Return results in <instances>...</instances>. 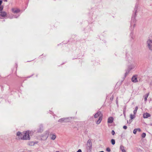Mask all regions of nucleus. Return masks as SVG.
I'll return each mask as SVG.
<instances>
[{"label": "nucleus", "instance_id": "15", "mask_svg": "<svg viewBox=\"0 0 152 152\" xmlns=\"http://www.w3.org/2000/svg\"><path fill=\"white\" fill-rule=\"evenodd\" d=\"M111 142L113 145H114L115 143V140H114V139H112L111 140Z\"/></svg>", "mask_w": 152, "mask_h": 152}, {"label": "nucleus", "instance_id": "27", "mask_svg": "<svg viewBox=\"0 0 152 152\" xmlns=\"http://www.w3.org/2000/svg\"><path fill=\"white\" fill-rule=\"evenodd\" d=\"M2 1L1 0H0V6L1 5V4L2 3Z\"/></svg>", "mask_w": 152, "mask_h": 152}, {"label": "nucleus", "instance_id": "17", "mask_svg": "<svg viewBox=\"0 0 152 152\" xmlns=\"http://www.w3.org/2000/svg\"><path fill=\"white\" fill-rule=\"evenodd\" d=\"M65 118H62L59 120V122H62L64 121L65 120Z\"/></svg>", "mask_w": 152, "mask_h": 152}, {"label": "nucleus", "instance_id": "8", "mask_svg": "<svg viewBox=\"0 0 152 152\" xmlns=\"http://www.w3.org/2000/svg\"><path fill=\"white\" fill-rule=\"evenodd\" d=\"M132 82L136 83L138 82L137 77L136 76H133L132 78Z\"/></svg>", "mask_w": 152, "mask_h": 152}, {"label": "nucleus", "instance_id": "10", "mask_svg": "<svg viewBox=\"0 0 152 152\" xmlns=\"http://www.w3.org/2000/svg\"><path fill=\"white\" fill-rule=\"evenodd\" d=\"M120 150H121L122 152H126V151L125 149V148L123 145H121L120 147Z\"/></svg>", "mask_w": 152, "mask_h": 152}, {"label": "nucleus", "instance_id": "9", "mask_svg": "<svg viewBox=\"0 0 152 152\" xmlns=\"http://www.w3.org/2000/svg\"><path fill=\"white\" fill-rule=\"evenodd\" d=\"M7 13L4 11L0 12V15L2 17H5L7 15Z\"/></svg>", "mask_w": 152, "mask_h": 152}, {"label": "nucleus", "instance_id": "16", "mask_svg": "<svg viewBox=\"0 0 152 152\" xmlns=\"http://www.w3.org/2000/svg\"><path fill=\"white\" fill-rule=\"evenodd\" d=\"M148 96V95H146L145 96L144 99V100L145 101H146L147 100Z\"/></svg>", "mask_w": 152, "mask_h": 152}, {"label": "nucleus", "instance_id": "4", "mask_svg": "<svg viewBox=\"0 0 152 152\" xmlns=\"http://www.w3.org/2000/svg\"><path fill=\"white\" fill-rule=\"evenodd\" d=\"M12 11L14 13H17L20 12V10L19 9L17 8H13L12 9Z\"/></svg>", "mask_w": 152, "mask_h": 152}, {"label": "nucleus", "instance_id": "11", "mask_svg": "<svg viewBox=\"0 0 152 152\" xmlns=\"http://www.w3.org/2000/svg\"><path fill=\"white\" fill-rule=\"evenodd\" d=\"M102 119V117H101V116L99 118V119L98 120L96 121V124H99L101 122Z\"/></svg>", "mask_w": 152, "mask_h": 152}, {"label": "nucleus", "instance_id": "3", "mask_svg": "<svg viewBox=\"0 0 152 152\" xmlns=\"http://www.w3.org/2000/svg\"><path fill=\"white\" fill-rule=\"evenodd\" d=\"M147 44L149 49L152 50V40L148 39L147 41Z\"/></svg>", "mask_w": 152, "mask_h": 152}, {"label": "nucleus", "instance_id": "30", "mask_svg": "<svg viewBox=\"0 0 152 152\" xmlns=\"http://www.w3.org/2000/svg\"><path fill=\"white\" fill-rule=\"evenodd\" d=\"M56 152H59V151H56Z\"/></svg>", "mask_w": 152, "mask_h": 152}, {"label": "nucleus", "instance_id": "1", "mask_svg": "<svg viewBox=\"0 0 152 152\" xmlns=\"http://www.w3.org/2000/svg\"><path fill=\"white\" fill-rule=\"evenodd\" d=\"M30 132L29 131H26L25 132H23L22 133L18 132L17 133V135L18 136L19 139H21L23 140H29Z\"/></svg>", "mask_w": 152, "mask_h": 152}, {"label": "nucleus", "instance_id": "29", "mask_svg": "<svg viewBox=\"0 0 152 152\" xmlns=\"http://www.w3.org/2000/svg\"><path fill=\"white\" fill-rule=\"evenodd\" d=\"M99 152H104L103 151H100Z\"/></svg>", "mask_w": 152, "mask_h": 152}, {"label": "nucleus", "instance_id": "26", "mask_svg": "<svg viewBox=\"0 0 152 152\" xmlns=\"http://www.w3.org/2000/svg\"><path fill=\"white\" fill-rule=\"evenodd\" d=\"M77 152H82V151H81V150L79 149L78 150V151H77Z\"/></svg>", "mask_w": 152, "mask_h": 152}, {"label": "nucleus", "instance_id": "21", "mask_svg": "<svg viewBox=\"0 0 152 152\" xmlns=\"http://www.w3.org/2000/svg\"><path fill=\"white\" fill-rule=\"evenodd\" d=\"M111 133L113 135H114L115 134V132L114 130H112Z\"/></svg>", "mask_w": 152, "mask_h": 152}, {"label": "nucleus", "instance_id": "25", "mask_svg": "<svg viewBox=\"0 0 152 152\" xmlns=\"http://www.w3.org/2000/svg\"><path fill=\"white\" fill-rule=\"evenodd\" d=\"M137 110H138V107H135V110H134L137 111Z\"/></svg>", "mask_w": 152, "mask_h": 152}, {"label": "nucleus", "instance_id": "19", "mask_svg": "<svg viewBox=\"0 0 152 152\" xmlns=\"http://www.w3.org/2000/svg\"><path fill=\"white\" fill-rule=\"evenodd\" d=\"M3 6H0V11H1L3 9Z\"/></svg>", "mask_w": 152, "mask_h": 152}, {"label": "nucleus", "instance_id": "7", "mask_svg": "<svg viewBox=\"0 0 152 152\" xmlns=\"http://www.w3.org/2000/svg\"><path fill=\"white\" fill-rule=\"evenodd\" d=\"M150 116V114L147 113H144L143 115V117L144 118H147Z\"/></svg>", "mask_w": 152, "mask_h": 152}, {"label": "nucleus", "instance_id": "5", "mask_svg": "<svg viewBox=\"0 0 152 152\" xmlns=\"http://www.w3.org/2000/svg\"><path fill=\"white\" fill-rule=\"evenodd\" d=\"M101 116V117H102V115L100 112H98L96 113L94 116L95 118H97L98 117H100Z\"/></svg>", "mask_w": 152, "mask_h": 152}, {"label": "nucleus", "instance_id": "14", "mask_svg": "<svg viewBox=\"0 0 152 152\" xmlns=\"http://www.w3.org/2000/svg\"><path fill=\"white\" fill-rule=\"evenodd\" d=\"M56 136L55 135H53L51 137V139L52 140H55L56 138Z\"/></svg>", "mask_w": 152, "mask_h": 152}, {"label": "nucleus", "instance_id": "12", "mask_svg": "<svg viewBox=\"0 0 152 152\" xmlns=\"http://www.w3.org/2000/svg\"><path fill=\"white\" fill-rule=\"evenodd\" d=\"M135 117V115L134 114L133 115L132 114H131L130 115V118L131 119H132L134 118Z\"/></svg>", "mask_w": 152, "mask_h": 152}, {"label": "nucleus", "instance_id": "18", "mask_svg": "<svg viewBox=\"0 0 152 152\" xmlns=\"http://www.w3.org/2000/svg\"><path fill=\"white\" fill-rule=\"evenodd\" d=\"M137 132V130L136 129H135L134 130L133 132L134 134H136Z\"/></svg>", "mask_w": 152, "mask_h": 152}, {"label": "nucleus", "instance_id": "2", "mask_svg": "<svg viewBox=\"0 0 152 152\" xmlns=\"http://www.w3.org/2000/svg\"><path fill=\"white\" fill-rule=\"evenodd\" d=\"M92 142L90 140H88L87 143L86 144V148L89 149V150H91L92 148Z\"/></svg>", "mask_w": 152, "mask_h": 152}, {"label": "nucleus", "instance_id": "23", "mask_svg": "<svg viewBox=\"0 0 152 152\" xmlns=\"http://www.w3.org/2000/svg\"><path fill=\"white\" fill-rule=\"evenodd\" d=\"M123 128L125 129H127V127L126 126H123Z\"/></svg>", "mask_w": 152, "mask_h": 152}, {"label": "nucleus", "instance_id": "6", "mask_svg": "<svg viewBox=\"0 0 152 152\" xmlns=\"http://www.w3.org/2000/svg\"><path fill=\"white\" fill-rule=\"evenodd\" d=\"M113 120L114 119L113 117H109L108 119L107 123L108 124H111L113 122Z\"/></svg>", "mask_w": 152, "mask_h": 152}, {"label": "nucleus", "instance_id": "22", "mask_svg": "<svg viewBox=\"0 0 152 152\" xmlns=\"http://www.w3.org/2000/svg\"><path fill=\"white\" fill-rule=\"evenodd\" d=\"M137 129V131H138L139 132H141V130L140 129V128H137V129Z\"/></svg>", "mask_w": 152, "mask_h": 152}, {"label": "nucleus", "instance_id": "20", "mask_svg": "<svg viewBox=\"0 0 152 152\" xmlns=\"http://www.w3.org/2000/svg\"><path fill=\"white\" fill-rule=\"evenodd\" d=\"M106 151L109 152H110V148H107L106 149Z\"/></svg>", "mask_w": 152, "mask_h": 152}, {"label": "nucleus", "instance_id": "13", "mask_svg": "<svg viewBox=\"0 0 152 152\" xmlns=\"http://www.w3.org/2000/svg\"><path fill=\"white\" fill-rule=\"evenodd\" d=\"M146 134L144 133H143L141 134V137L142 138H145L146 136Z\"/></svg>", "mask_w": 152, "mask_h": 152}, {"label": "nucleus", "instance_id": "28", "mask_svg": "<svg viewBox=\"0 0 152 152\" xmlns=\"http://www.w3.org/2000/svg\"><path fill=\"white\" fill-rule=\"evenodd\" d=\"M5 2H7V0H4Z\"/></svg>", "mask_w": 152, "mask_h": 152}, {"label": "nucleus", "instance_id": "24", "mask_svg": "<svg viewBox=\"0 0 152 152\" xmlns=\"http://www.w3.org/2000/svg\"><path fill=\"white\" fill-rule=\"evenodd\" d=\"M137 111L134 110L133 111L134 114L135 115L137 113Z\"/></svg>", "mask_w": 152, "mask_h": 152}, {"label": "nucleus", "instance_id": "31", "mask_svg": "<svg viewBox=\"0 0 152 152\" xmlns=\"http://www.w3.org/2000/svg\"><path fill=\"white\" fill-rule=\"evenodd\" d=\"M151 125H152V124H151Z\"/></svg>", "mask_w": 152, "mask_h": 152}]
</instances>
